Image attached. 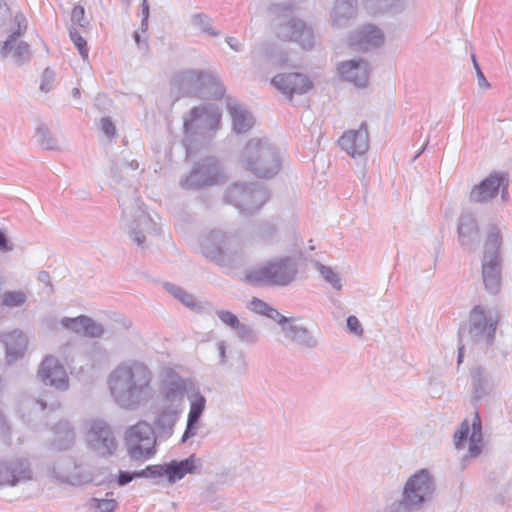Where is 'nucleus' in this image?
Returning a JSON list of instances; mask_svg holds the SVG:
<instances>
[{
	"mask_svg": "<svg viewBox=\"0 0 512 512\" xmlns=\"http://www.w3.org/2000/svg\"><path fill=\"white\" fill-rule=\"evenodd\" d=\"M384 41L382 31L373 26L367 25L354 32L350 37V44L358 51H368L379 47Z\"/></svg>",
	"mask_w": 512,
	"mask_h": 512,
	"instance_id": "a878e982",
	"label": "nucleus"
},
{
	"mask_svg": "<svg viewBox=\"0 0 512 512\" xmlns=\"http://www.w3.org/2000/svg\"><path fill=\"white\" fill-rule=\"evenodd\" d=\"M187 398L190 407L187 415L186 429L181 438L182 443L196 435L200 427V419L206 408V398L199 390L194 389L191 392H188Z\"/></svg>",
	"mask_w": 512,
	"mask_h": 512,
	"instance_id": "4be33fe9",
	"label": "nucleus"
},
{
	"mask_svg": "<svg viewBox=\"0 0 512 512\" xmlns=\"http://www.w3.org/2000/svg\"><path fill=\"white\" fill-rule=\"evenodd\" d=\"M227 108L232 118L233 130L236 133H246L253 127L254 117L244 105L236 101H229Z\"/></svg>",
	"mask_w": 512,
	"mask_h": 512,
	"instance_id": "c756f323",
	"label": "nucleus"
},
{
	"mask_svg": "<svg viewBox=\"0 0 512 512\" xmlns=\"http://www.w3.org/2000/svg\"><path fill=\"white\" fill-rule=\"evenodd\" d=\"M347 327L354 334L361 335L363 333L360 321L356 316L351 315L347 318Z\"/></svg>",
	"mask_w": 512,
	"mask_h": 512,
	"instance_id": "bf43d9fd",
	"label": "nucleus"
},
{
	"mask_svg": "<svg viewBox=\"0 0 512 512\" xmlns=\"http://www.w3.org/2000/svg\"><path fill=\"white\" fill-rule=\"evenodd\" d=\"M36 133L39 138L40 144L45 149L53 150L58 147L57 139L52 136V134L46 126L41 125L37 127Z\"/></svg>",
	"mask_w": 512,
	"mask_h": 512,
	"instance_id": "49530a36",
	"label": "nucleus"
},
{
	"mask_svg": "<svg viewBox=\"0 0 512 512\" xmlns=\"http://www.w3.org/2000/svg\"><path fill=\"white\" fill-rule=\"evenodd\" d=\"M502 231L499 226L490 224L487 229L486 240L484 243L483 258H501L500 247L502 245Z\"/></svg>",
	"mask_w": 512,
	"mask_h": 512,
	"instance_id": "72a5a7b5",
	"label": "nucleus"
},
{
	"mask_svg": "<svg viewBox=\"0 0 512 512\" xmlns=\"http://www.w3.org/2000/svg\"><path fill=\"white\" fill-rule=\"evenodd\" d=\"M104 333L103 326L94 321L92 318L86 316V320L83 327V335L91 338L101 337Z\"/></svg>",
	"mask_w": 512,
	"mask_h": 512,
	"instance_id": "8fccbe9b",
	"label": "nucleus"
},
{
	"mask_svg": "<svg viewBox=\"0 0 512 512\" xmlns=\"http://www.w3.org/2000/svg\"><path fill=\"white\" fill-rule=\"evenodd\" d=\"M471 377L473 380L474 397L476 399H481L489 390V379L487 373L482 367H476L471 371Z\"/></svg>",
	"mask_w": 512,
	"mask_h": 512,
	"instance_id": "4c0bfd02",
	"label": "nucleus"
},
{
	"mask_svg": "<svg viewBox=\"0 0 512 512\" xmlns=\"http://www.w3.org/2000/svg\"><path fill=\"white\" fill-rule=\"evenodd\" d=\"M357 0H336L331 9V19L335 27H345L356 15Z\"/></svg>",
	"mask_w": 512,
	"mask_h": 512,
	"instance_id": "473e14b6",
	"label": "nucleus"
},
{
	"mask_svg": "<svg viewBox=\"0 0 512 512\" xmlns=\"http://www.w3.org/2000/svg\"><path fill=\"white\" fill-rule=\"evenodd\" d=\"M226 43L228 44V46L234 50V51H241L242 50V45L240 44V42L234 38V37H227L226 38Z\"/></svg>",
	"mask_w": 512,
	"mask_h": 512,
	"instance_id": "69168bd1",
	"label": "nucleus"
},
{
	"mask_svg": "<svg viewBox=\"0 0 512 512\" xmlns=\"http://www.w3.org/2000/svg\"><path fill=\"white\" fill-rule=\"evenodd\" d=\"M457 232L460 244L463 247L472 248L479 242V225L473 212L462 211L458 219Z\"/></svg>",
	"mask_w": 512,
	"mask_h": 512,
	"instance_id": "393cba45",
	"label": "nucleus"
},
{
	"mask_svg": "<svg viewBox=\"0 0 512 512\" xmlns=\"http://www.w3.org/2000/svg\"><path fill=\"white\" fill-rule=\"evenodd\" d=\"M472 60H473L474 68L476 70L477 80H478L479 87H481V88H488L489 87V83L486 80L484 74L482 73V71H481V69L479 67V64L477 63L474 55L472 56Z\"/></svg>",
	"mask_w": 512,
	"mask_h": 512,
	"instance_id": "e2e57ef3",
	"label": "nucleus"
},
{
	"mask_svg": "<svg viewBox=\"0 0 512 512\" xmlns=\"http://www.w3.org/2000/svg\"><path fill=\"white\" fill-rule=\"evenodd\" d=\"M9 17V8L6 3L0 1V22H4Z\"/></svg>",
	"mask_w": 512,
	"mask_h": 512,
	"instance_id": "338daca9",
	"label": "nucleus"
},
{
	"mask_svg": "<svg viewBox=\"0 0 512 512\" xmlns=\"http://www.w3.org/2000/svg\"><path fill=\"white\" fill-rule=\"evenodd\" d=\"M403 494L418 509L431 502L436 493V480L429 469L423 468L413 473L405 482Z\"/></svg>",
	"mask_w": 512,
	"mask_h": 512,
	"instance_id": "f8f14e48",
	"label": "nucleus"
},
{
	"mask_svg": "<svg viewBox=\"0 0 512 512\" xmlns=\"http://www.w3.org/2000/svg\"><path fill=\"white\" fill-rule=\"evenodd\" d=\"M165 288L173 297L178 299L185 306L193 307L195 305L194 296L183 288L172 283H166Z\"/></svg>",
	"mask_w": 512,
	"mask_h": 512,
	"instance_id": "c03bdc74",
	"label": "nucleus"
},
{
	"mask_svg": "<svg viewBox=\"0 0 512 512\" xmlns=\"http://www.w3.org/2000/svg\"><path fill=\"white\" fill-rule=\"evenodd\" d=\"M509 181L505 173L492 172L480 183L474 185L469 193V201L475 204H489L498 194L503 203L508 201Z\"/></svg>",
	"mask_w": 512,
	"mask_h": 512,
	"instance_id": "ddd939ff",
	"label": "nucleus"
},
{
	"mask_svg": "<svg viewBox=\"0 0 512 512\" xmlns=\"http://www.w3.org/2000/svg\"><path fill=\"white\" fill-rule=\"evenodd\" d=\"M464 357V345L462 344V334L459 332V346H458V356H457V362L458 364H461Z\"/></svg>",
	"mask_w": 512,
	"mask_h": 512,
	"instance_id": "774afa93",
	"label": "nucleus"
},
{
	"mask_svg": "<svg viewBox=\"0 0 512 512\" xmlns=\"http://www.w3.org/2000/svg\"><path fill=\"white\" fill-rule=\"evenodd\" d=\"M338 73L342 80L353 83L358 88L368 85L370 67L363 59H353L342 62L338 67Z\"/></svg>",
	"mask_w": 512,
	"mask_h": 512,
	"instance_id": "b1692460",
	"label": "nucleus"
},
{
	"mask_svg": "<svg viewBox=\"0 0 512 512\" xmlns=\"http://www.w3.org/2000/svg\"><path fill=\"white\" fill-rule=\"evenodd\" d=\"M229 367L232 370L230 372L232 374L236 375V376H244V375H246L247 372H248V363H247L245 355L242 352H240L237 355V358L235 359V362L231 363L229 365Z\"/></svg>",
	"mask_w": 512,
	"mask_h": 512,
	"instance_id": "603ef678",
	"label": "nucleus"
},
{
	"mask_svg": "<svg viewBox=\"0 0 512 512\" xmlns=\"http://www.w3.org/2000/svg\"><path fill=\"white\" fill-rule=\"evenodd\" d=\"M244 241L238 234L214 229L200 238V253L219 266L231 267L243 258Z\"/></svg>",
	"mask_w": 512,
	"mask_h": 512,
	"instance_id": "20e7f679",
	"label": "nucleus"
},
{
	"mask_svg": "<svg viewBox=\"0 0 512 512\" xmlns=\"http://www.w3.org/2000/svg\"><path fill=\"white\" fill-rule=\"evenodd\" d=\"M299 260L290 255L273 257L249 269L245 281L250 285L287 287L296 281Z\"/></svg>",
	"mask_w": 512,
	"mask_h": 512,
	"instance_id": "7ed1b4c3",
	"label": "nucleus"
},
{
	"mask_svg": "<svg viewBox=\"0 0 512 512\" xmlns=\"http://www.w3.org/2000/svg\"><path fill=\"white\" fill-rule=\"evenodd\" d=\"M221 112L217 105L208 103L199 105L190 110L183 118L184 146L187 155L190 154L191 145L197 136L206 137L219 128Z\"/></svg>",
	"mask_w": 512,
	"mask_h": 512,
	"instance_id": "423d86ee",
	"label": "nucleus"
},
{
	"mask_svg": "<svg viewBox=\"0 0 512 512\" xmlns=\"http://www.w3.org/2000/svg\"><path fill=\"white\" fill-rule=\"evenodd\" d=\"M87 356L91 361L92 367L101 366L109 361L108 352L97 343H94L90 347L89 351L87 352Z\"/></svg>",
	"mask_w": 512,
	"mask_h": 512,
	"instance_id": "37998d69",
	"label": "nucleus"
},
{
	"mask_svg": "<svg viewBox=\"0 0 512 512\" xmlns=\"http://www.w3.org/2000/svg\"><path fill=\"white\" fill-rule=\"evenodd\" d=\"M277 231L273 221H260L253 226L251 238L255 242L271 243L276 238Z\"/></svg>",
	"mask_w": 512,
	"mask_h": 512,
	"instance_id": "f704fd0d",
	"label": "nucleus"
},
{
	"mask_svg": "<svg viewBox=\"0 0 512 512\" xmlns=\"http://www.w3.org/2000/svg\"><path fill=\"white\" fill-rule=\"evenodd\" d=\"M418 507L412 504L403 493L400 499H396L386 505L384 512H414L418 511Z\"/></svg>",
	"mask_w": 512,
	"mask_h": 512,
	"instance_id": "a19ab883",
	"label": "nucleus"
},
{
	"mask_svg": "<svg viewBox=\"0 0 512 512\" xmlns=\"http://www.w3.org/2000/svg\"><path fill=\"white\" fill-rule=\"evenodd\" d=\"M469 439L468 454L475 458L481 454V444L483 440L482 422L478 413H475L471 423L464 420L459 429L454 434V445L456 449H462Z\"/></svg>",
	"mask_w": 512,
	"mask_h": 512,
	"instance_id": "dca6fc26",
	"label": "nucleus"
},
{
	"mask_svg": "<svg viewBox=\"0 0 512 512\" xmlns=\"http://www.w3.org/2000/svg\"><path fill=\"white\" fill-rule=\"evenodd\" d=\"M151 369L143 362L118 364L108 375L107 385L114 402L122 409L136 410L152 396Z\"/></svg>",
	"mask_w": 512,
	"mask_h": 512,
	"instance_id": "f257e3e1",
	"label": "nucleus"
},
{
	"mask_svg": "<svg viewBox=\"0 0 512 512\" xmlns=\"http://www.w3.org/2000/svg\"><path fill=\"white\" fill-rule=\"evenodd\" d=\"M500 320L496 308L484 305L475 306L469 314L468 335L470 340L481 347L493 345Z\"/></svg>",
	"mask_w": 512,
	"mask_h": 512,
	"instance_id": "0eeeda50",
	"label": "nucleus"
},
{
	"mask_svg": "<svg viewBox=\"0 0 512 512\" xmlns=\"http://www.w3.org/2000/svg\"><path fill=\"white\" fill-rule=\"evenodd\" d=\"M69 36L79 51L81 57L86 60L88 58V48L86 40L80 35L75 27L69 29Z\"/></svg>",
	"mask_w": 512,
	"mask_h": 512,
	"instance_id": "09e8293b",
	"label": "nucleus"
},
{
	"mask_svg": "<svg viewBox=\"0 0 512 512\" xmlns=\"http://www.w3.org/2000/svg\"><path fill=\"white\" fill-rule=\"evenodd\" d=\"M71 22L81 28H87L90 21L85 16V9L81 5H75L71 12Z\"/></svg>",
	"mask_w": 512,
	"mask_h": 512,
	"instance_id": "3c124183",
	"label": "nucleus"
},
{
	"mask_svg": "<svg viewBox=\"0 0 512 512\" xmlns=\"http://www.w3.org/2000/svg\"><path fill=\"white\" fill-rule=\"evenodd\" d=\"M223 178L219 161L215 157L201 160L191 173L181 181V186L188 188H201L219 183Z\"/></svg>",
	"mask_w": 512,
	"mask_h": 512,
	"instance_id": "2eb2a0df",
	"label": "nucleus"
},
{
	"mask_svg": "<svg viewBox=\"0 0 512 512\" xmlns=\"http://www.w3.org/2000/svg\"><path fill=\"white\" fill-rule=\"evenodd\" d=\"M271 83L289 99L294 94H304L312 88V82L301 73H281L272 78Z\"/></svg>",
	"mask_w": 512,
	"mask_h": 512,
	"instance_id": "aec40b11",
	"label": "nucleus"
},
{
	"mask_svg": "<svg viewBox=\"0 0 512 512\" xmlns=\"http://www.w3.org/2000/svg\"><path fill=\"white\" fill-rule=\"evenodd\" d=\"M85 320V315H80L74 318L64 317L61 320V324L67 330H70L76 334H82Z\"/></svg>",
	"mask_w": 512,
	"mask_h": 512,
	"instance_id": "de8ad7c7",
	"label": "nucleus"
},
{
	"mask_svg": "<svg viewBox=\"0 0 512 512\" xmlns=\"http://www.w3.org/2000/svg\"><path fill=\"white\" fill-rule=\"evenodd\" d=\"M234 331L239 341L246 344H255L259 339L258 332L250 324L240 322Z\"/></svg>",
	"mask_w": 512,
	"mask_h": 512,
	"instance_id": "ea45409f",
	"label": "nucleus"
},
{
	"mask_svg": "<svg viewBox=\"0 0 512 512\" xmlns=\"http://www.w3.org/2000/svg\"><path fill=\"white\" fill-rule=\"evenodd\" d=\"M172 86L183 95L221 98L225 87L219 76L209 70H183L172 79Z\"/></svg>",
	"mask_w": 512,
	"mask_h": 512,
	"instance_id": "39448f33",
	"label": "nucleus"
},
{
	"mask_svg": "<svg viewBox=\"0 0 512 512\" xmlns=\"http://www.w3.org/2000/svg\"><path fill=\"white\" fill-rule=\"evenodd\" d=\"M30 462L23 457L0 461V486L14 487L32 479Z\"/></svg>",
	"mask_w": 512,
	"mask_h": 512,
	"instance_id": "f3484780",
	"label": "nucleus"
},
{
	"mask_svg": "<svg viewBox=\"0 0 512 512\" xmlns=\"http://www.w3.org/2000/svg\"><path fill=\"white\" fill-rule=\"evenodd\" d=\"M101 129L109 138L113 137L116 133V128L109 118L101 119Z\"/></svg>",
	"mask_w": 512,
	"mask_h": 512,
	"instance_id": "680f3d73",
	"label": "nucleus"
},
{
	"mask_svg": "<svg viewBox=\"0 0 512 512\" xmlns=\"http://www.w3.org/2000/svg\"><path fill=\"white\" fill-rule=\"evenodd\" d=\"M13 247L9 244V241L3 231L0 230V251L9 252L12 251Z\"/></svg>",
	"mask_w": 512,
	"mask_h": 512,
	"instance_id": "0e129e2a",
	"label": "nucleus"
},
{
	"mask_svg": "<svg viewBox=\"0 0 512 512\" xmlns=\"http://www.w3.org/2000/svg\"><path fill=\"white\" fill-rule=\"evenodd\" d=\"M187 390L186 381L179 376H172L165 380L161 387L163 400L168 403L166 407H177L180 409Z\"/></svg>",
	"mask_w": 512,
	"mask_h": 512,
	"instance_id": "cd10ccee",
	"label": "nucleus"
},
{
	"mask_svg": "<svg viewBox=\"0 0 512 512\" xmlns=\"http://www.w3.org/2000/svg\"><path fill=\"white\" fill-rule=\"evenodd\" d=\"M201 465V460L195 455L191 454L183 460H172L166 463V477L169 483L180 481L188 474L198 473V468Z\"/></svg>",
	"mask_w": 512,
	"mask_h": 512,
	"instance_id": "bb28decb",
	"label": "nucleus"
},
{
	"mask_svg": "<svg viewBox=\"0 0 512 512\" xmlns=\"http://www.w3.org/2000/svg\"><path fill=\"white\" fill-rule=\"evenodd\" d=\"M482 277L486 290L496 294L501 284V258H483Z\"/></svg>",
	"mask_w": 512,
	"mask_h": 512,
	"instance_id": "7c9ffc66",
	"label": "nucleus"
},
{
	"mask_svg": "<svg viewBox=\"0 0 512 512\" xmlns=\"http://www.w3.org/2000/svg\"><path fill=\"white\" fill-rule=\"evenodd\" d=\"M135 478H139L138 471L129 472V471H119L117 484L119 486H125L133 481Z\"/></svg>",
	"mask_w": 512,
	"mask_h": 512,
	"instance_id": "4d7b16f0",
	"label": "nucleus"
},
{
	"mask_svg": "<svg viewBox=\"0 0 512 512\" xmlns=\"http://www.w3.org/2000/svg\"><path fill=\"white\" fill-rule=\"evenodd\" d=\"M225 199L240 213L253 214L269 199V192L260 184L235 183L227 189Z\"/></svg>",
	"mask_w": 512,
	"mask_h": 512,
	"instance_id": "9d476101",
	"label": "nucleus"
},
{
	"mask_svg": "<svg viewBox=\"0 0 512 512\" xmlns=\"http://www.w3.org/2000/svg\"><path fill=\"white\" fill-rule=\"evenodd\" d=\"M181 409L177 407H163L154 420L155 433L157 439L167 440L174 432V426L177 423Z\"/></svg>",
	"mask_w": 512,
	"mask_h": 512,
	"instance_id": "c85d7f7f",
	"label": "nucleus"
},
{
	"mask_svg": "<svg viewBox=\"0 0 512 512\" xmlns=\"http://www.w3.org/2000/svg\"><path fill=\"white\" fill-rule=\"evenodd\" d=\"M191 23L202 33L208 34L210 36L217 37L221 34L219 30H216L212 27V20L206 14H194L191 17Z\"/></svg>",
	"mask_w": 512,
	"mask_h": 512,
	"instance_id": "58836bf2",
	"label": "nucleus"
},
{
	"mask_svg": "<svg viewBox=\"0 0 512 512\" xmlns=\"http://www.w3.org/2000/svg\"><path fill=\"white\" fill-rule=\"evenodd\" d=\"M216 315L225 326L229 327L232 330H235V328L240 323L238 317L231 311L217 310Z\"/></svg>",
	"mask_w": 512,
	"mask_h": 512,
	"instance_id": "864d4df0",
	"label": "nucleus"
},
{
	"mask_svg": "<svg viewBox=\"0 0 512 512\" xmlns=\"http://www.w3.org/2000/svg\"><path fill=\"white\" fill-rule=\"evenodd\" d=\"M157 436L146 421H139L126 429L124 443L127 455L135 461H146L156 454Z\"/></svg>",
	"mask_w": 512,
	"mask_h": 512,
	"instance_id": "1a4fd4ad",
	"label": "nucleus"
},
{
	"mask_svg": "<svg viewBox=\"0 0 512 512\" xmlns=\"http://www.w3.org/2000/svg\"><path fill=\"white\" fill-rule=\"evenodd\" d=\"M318 271L326 282H328L334 289L341 290L342 279L340 275L334 271L331 267L323 264H318Z\"/></svg>",
	"mask_w": 512,
	"mask_h": 512,
	"instance_id": "a18cd8bd",
	"label": "nucleus"
},
{
	"mask_svg": "<svg viewBox=\"0 0 512 512\" xmlns=\"http://www.w3.org/2000/svg\"><path fill=\"white\" fill-rule=\"evenodd\" d=\"M285 337L297 346L305 349L317 347L318 340L308 328L298 323L293 318L285 316V320L279 323Z\"/></svg>",
	"mask_w": 512,
	"mask_h": 512,
	"instance_id": "5701e85b",
	"label": "nucleus"
},
{
	"mask_svg": "<svg viewBox=\"0 0 512 512\" xmlns=\"http://www.w3.org/2000/svg\"><path fill=\"white\" fill-rule=\"evenodd\" d=\"M38 378L47 386L67 390L69 380L64 366L52 355L46 356L40 364Z\"/></svg>",
	"mask_w": 512,
	"mask_h": 512,
	"instance_id": "a211bd4d",
	"label": "nucleus"
},
{
	"mask_svg": "<svg viewBox=\"0 0 512 512\" xmlns=\"http://www.w3.org/2000/svg\"><path fill=\"white\" fill-rule=\"evenodd\" d=\"M166 464L164 465H150L147 466L145 469L138 471L139 478L145 477V478H157L166 476Z\"/></svg>",
	"mask_w": 512,
	"mask_h": 512,
	"instance_id": "5fc2aeb1",
	"label": "nucleus"
},
{
	"mask_svg": "<svg viewBox=\"0 0 512 512\" xmlns=\"http://www.w3.org/2000/svg\"><path fill=\"white\" fill-rule=\"evenodd\" d=\"M26 301V293L20 290L6 291L2 295V304L9 308L21 307Z\"/></svg>",
	"mask_w": 512,
	"mask_h": 512,
	"instance_id": "79ce46f5",
	"label": "nucleus"
},
{
	"mask_svg": "<svg viewBox=\"0 0 512 512\" xmlns=\"http://www.w3.org/2000/svg\"><path fill=\"white\" fill-rule=\"evenodd\" d=\"M125 205L126 202L121 201V206ZM121 227L138 246H143L145 243V234L158 231L157 224L145 211L143 203L138 199H135L134 205L123 207Z\"/></svg>",
	"mask_w": 512,
	"mask_h": 512,
	"instance_id": "9b49d317",
	"label": "nucleus"
},
{
	"mask_svg": "<svg viewBox=\"0 0 512 512\" xmlns=\"http://www.w3.org/2000/svg\"><path fill=\"white\" fill-rule=\"evenodd\" d=\"M88 447L99 457L113 456L118 449V440L112 428L103 420L95 419L90 422L86 434Z\"/></svg>",
	"mask_w": 512,
	"mask_h": 512,
	"instance_id": "4468645a",
	"label": "nucleus"
},
{
	"mask_svg": "<svg viewBox=\"0 0 512 512\" xmlns=\"http://www.w3.org/2000/svg\"><path fill=\"white\" fill-rule=\"evenodd\" d=\"M54 80V73L50 69H45L42 75L40 89L43 92H48L51 88V84Z\"/></svg>",
	"mask_w": 512,
	"mask_h": 512,
	"instance_id": "13d9d810",
	"label": "nucleus"
},
{
	"mask_svg": "<svg viewBox=\"0 0 512 512\" xmlns=\"http://www.w3.org/2000/svg\"><path fill=\"white\" fill-rule=\"evenodd\" d=\"M272 13L279 14L278 22L275 23L276 35L284 41L298 43L303 49H311L314 45V35L310 27L303 21L290 17V5H273L270 8Z\"/></svg>",
	"mask_w": 512,
	"mask_h": 512,
	"instance_id": "6e6552de",
	"label": "nucleus"
},
{
	"mask_svg": "<svg viewBox=\"0 0 512 512\" xmlns=\"http://www.w3.org/2000/svg\"><path fill=\"white\" fill-rule=\"evenodd\" d=\"M2 341L6 347V357L9 363L23 356L27 347V337L22 331L14 330L4 334Z\"/></svg>",
	"mask_w": 512,
	"mask_h": 512,
	"instance_id": "2f4dec72",
	"label": "nucleus"
},
{
	"mask_svg": "<svg viewBox=\"0 0 512 512\" xmlns=\"http://www.w3.org/2000/svg\"><path fill=\"white\" fill-rule=\"evenodd\" d=\"M239 164L258 178H272L282 167V154L278 147L266 138H251L238 156Z\"/></svg>",
	"mask_w": 512,
	"mask_h": 512,
	"instance_id": "f03ea898",
	"label": "nucleus"
},
{
	"mask_svg": "<svg viewBox=\"0 0 512 512\" xmlns=\"http://www.w3.org/2000/svg\"><path fill=\"white\" fill-rule=\"evenodd\" d=\"M94 507L99 512H114L118 507V502L115 499H93Z\"/></svg>",
	"mask_w": 512,
	"mask_h": 512,
	"instance_id": "6e6d98bb",
	"label": "nucleus"
},
{
	"mask_svg": "<svg viewBox=\"0 0 512 512\" xmlns=\"http://www.w3.org/2000/svg\"><path fill=\"white\" fill-rule=\"evenodd\" d=\"M342 150L355 158L365 154L369 148V134L367 125L362 122L356 130L346 131L338 140Z\"/></svg>",
	"mask_w": 512,
	"mask_h": 512,
	"instance_id": "412c9836",
	"label": "nucleus"
},
{
	"mask_svg": "<svg viewBox=\"0 0 512 512\" xmlns=\"http://www.w3.org/2000/svg\"><path fill=\"white\" fill-rule=\"evenodd\" d=\"M15 19L18 23V30L9 35L8 39L0 45V55L7 57L12 53V58L17 64H24L30 60V46L24 41H18V38L22 34V29H26V24L22 15H17Z\"/></svg>",
	"mask_w": 512,
	"mask_h": 512,
	"instance_id": "6ab92c4d",
	"label": "nucleus"
},
{
	"mask_svg": "<svg viewBox=\"0 0 512 512\" xmlns=\"http://www.w3.org/2000/svg\"><path fill=\"white\" fill-rule=\"evenodd\" d=\"M227 343L224 340L217 342V351L219 355V365L228 366V359L226 356Z\"/></svg>",
	"mask_w": 512,
	"mask_h": 512,
	"instance_id": "052dcab7",
	"label": "nucleus"
},
{
	"mask_svg": "<svg viewBox=\"0 0 512 512\" xmlns=\"http://www.w3.org/2000/svg\"><path fill=\"white\" fill-rule=\"evenodd\" d=\"M55 439L54 446L58 450H65L72 445L75 439V433L69 422L60 421L54 427Z\"/></svg>",
	"mask_w": 512,
	"mask_h": 512,
	"instance_id": "c9c22d12",
	"label": "nucleus"
},
{
	"mask_svg": "<svg viewBox=\"0 0 512 512\" xmlns=\"http://www.w3.org/2000/svg\"><path fill=\"white\" fill-rule=\"evenodd\" d=\"M248 309L256 314L272 319L278 324L285 320V316L282 315L277 309L273 308L267 302L259 298H252L248 304Z\"/></svg>",
	"mask_w": 512,
	"mask_h": 512,
	"instance_id": "e433bc0d",
	"label": "nucleus"
}]
</instances>
